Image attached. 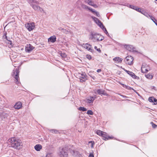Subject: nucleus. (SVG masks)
<instances>
[{
  "mask_svg": "<svg viewBox=\"0 0 157 157\" xmlns=\"http://www.w3.org/2000/svg\"><path fill=\"white\" fill-rule=\"evenodd\" d=\"M9 140L11 143V147L13 148L17 149H20L22 148V144L20 140L15 137H13L9 139Z\"/></svg>",
  "mask_w": 157,
  "mask_h": 157,
  "instance_id": "nucleus-1",
  "label": "nucleus"
},
{
  "mask_svg": "<svg viewBox=\"0 0 157 157\" xmlns=\"http://www.w3.org/2000/svg\"><path fill=\"white\" fill-rule=\"evenodd\" d=\"M58 153L60 157H68V150L66 147H60Z\"/></svg>",
  "mask_w": 157,
  "mask_h": 157,
  "instance_id": "nucleus-2",
  "label": "nucleus"
},
{
  "mask_svg": "<svg viewBox=\"0 0 157 157\" xmlns=\"http://www.w3.org/2000/svg\"><path fill=\"white\" fill-rule=\"evenodd\" d=\"M90 38L91 39H94L96 40L97 41H100L104 39V36H101L99 34L94 33H91Z\"/></svg>",
  "mask_w": 157,
  "mask_h": 157,
  "instance_id": "nucleus-3",
  "label": "nucleus"
},
{
  "mask_svg": "<svg viewBox=\"0 0 157 157\" xmlns=\"http://www.w3.org/2000/svg\"><path fill=\"white\" fill-rule=\"evenodd\" d=\"M19 70L16 69L15 70H13V74L12 76L14 77V78L16 80V83L18 84L19 83Z\"/></svg>",
  "mask_w": 157,
  "mask_h": 157,
  "instance_id": "nucleus-4",
  "label": "nucleus"
},
{
  "mask_svg": "<svg viewBox=\"0 0 157 157\" xmlns=\"http://www.w3.org/2000/svg\"><path fill=\"white\" fill-rule=\"evenodd\" d=\"M133 58L131 56H127L124 61L126 64L131 65L133 64Z\"/></svg>",
  "mask_w": 157,
  "mask_h": 157,
  "instance_id": "nucleus-5",
  "label": "nucleus"
},
{
  "mask_svg": "<svg viewBox=\"0 0 157 157\" xmlns=\"http://www.w3.org/2000/svg\"><path fill=\"white\" fill-rule=\"evenodd\" d=\"M69 150L73 156L75 157H82V155L77 150L71 149H70Z\"/></svg>",
  "mask_w": 157,
  "mask_h": 157,
  "instance_id": "nucleus-6",
  "label": "nucleus"
},
{
  "mask_svg": "<svg viewBox=\"0 0 157 157\" xmlns=\"http://www.w3.org/2000/svg\"><path fill=\"white\" fill-rule=\"evenodd\" d=\"M25 27L29 31H30L34 29V23H27L25 24Z\"/></svg>",
  "mask_w": 157,
  "mask_h": 157,
  "instance_id": "nucleus-7",
  "label": "nucleus"
},
{
  "mask_svg": "<svg viewBox=\"0 0 157 157\" xmlns=\"http://www.w3.org/2000/svg\"><path fill=\"white\" fill-rule=\"evenodd\" d=\"M35 48L33 47L31 44H29L27 45L25 47V51L26 52L28 53L30 52L32 50H33Z\"/></svg>",
  "mask_w": 157,
  "mask_h": 157,
  "instance_id": "nucleus-8",
  "label": "nucleus"
},
{
  "mask_svg": "<svg viewBox=\"0 0 157 157\" xmlns=\"http://www.w3.org/2000/svg\"><path fill=\"white\" fill-rule=\"evenodd\" d=\"M87 77L85 72H82L80 76V82H85L87 79Z\"/></svg>",
  "mask_w": 157,
  "mask_h": 157,
  "instance_id": "nucleus-9",
  "label": "nucleus"
},
{
  "mask_svg": "<svg viewBox=\"0 0 157 157\" xmlns=\"http://www.w3.org/2000/svg\"><path fill=\"white\" fill-rule=\"evenodd\" d=\"M124 47L126 49L128 50L129 51L135 52H137L135 50V48L132 45H125L124 46Z\"/></svg>",
  "mask_w": 157,
  "mask_h": 157,
  "instance_id": "nucleus-10",
  "label": "nucleus"
},
{
  "mask_svg": "<svg viewBox=\"0 0 157 157\" xmlns=\"http://www.w3.org/2000/svg\"><path fill=\"white\" fill-rule=\"evenodd\" d=\"M127 73L132 78L137 79H139L140 78L138 76H137L132 71H127Z\"/></svg>",
  "mask_w": 157,
  "mask_h": 157,
  "instance_id": "nucleus-11",
  "label": "nucleus"
},
{
  "mask_svg": "<svg viewBox=\"0 0 157 157\" xmlns=\"http://www.w3.org/2000/svg\"><path fill=\"white\" fill-rule=\"evenodd\" d=\"M105 90H103L101 89H98L97 90L96 92H95L94 93L95 94L97 93L98 94L101 95L102 94L104 95L108 96V94L106 93L105 92Z\"/></svg>",
  "mask_w": 157,
  "mask_h": 157,
  "instance_id": "nucleus-12",
  "label": "nucleus"
},
{
  "mask_svg": "<svg viewBox=\"0 0 157 157\" xmlns=\"http://www.w3.org/2000/svg\"><path fill=\"white\" fill-rule=\"evenodd\" d=\"M92 18L95 22L99 27H101V26L103 24L101 21L98 18L94 17H92Z\"/></svg>",
  "mask_w": 157,
  "mask_h": 157,
  "instance_id": "nucleus-13",
  "label": "nucleus"
},
{
  "mask_svg": "<svg viewBox=\"0 0 157 157\" xmlns=\"http://www.w3.org/2000/svg\"><path fill=\"white\" fill-rule=\"evenodd\" d=\"M101 136L103 137V140H108L109 139H111L113 138V137L108 136L107 133L104 132L103 133Z\"/></svg>",
  "mask_w": 157,
  "mask_h": 157,
  "instance_id": "nucleus-14",
  "label": "nucleus"
},
{
  "mask_svg": "<svg viewBox=\"0 0 157 157\" xmlns=\"http://www.w3.org/2000/svg\"><path fill=\"white\" fill-rule=\"evenodd\" d=\"M83 47L88 50L90 51L91 52H92L93 50L92 49L91 45L88 44H83Z\"/></svg>",
  "mask_w": 157,
  "mask_h": 157,
  "instance_id": "nucleus-15",
  "label": "nucleus"
},
{
  "mask_svg": "<svg viewBox=\"0 0 157 157\" xmlns=\"http://www.w3.org/2000/svg\"><path fill=\"white\" fill-rule=\"evenodd\" d=\"M56 37L55 35L51 36L48 39V41L52 43L55 42L56 41Z\"/></svg>",
  "mask_w": 157,
  "mask_h": 157,
  "instance_id": "nucleus-16",
  "label": "nucleus"
},
{
  "mask_svg": "<svg viewBox=\"0 0 157 157\" xmlns=\"http://www.w3.org/2000/svg\"><path fill=\"white\" fill-rule=\"evenodd\" d=\"M95 99V98H94V97L90 96V97L89 99H86V102L87 103H93Z\"/></svg>",
  "mask_w": 157,
  "mask_h": 157,
  "instance_id": "nucleus-17",
  "label": "nucleus"
},
{
  "mask_svg": "<svg viewBox=\"0 0 157 157\" xmlns=\"http://www.w3.org/2000/svg\"><path fill=\"white\" fill-rule=\"evenodd\" d=\"M37 4L36 3H31L30 6L33 7L34 10L35 11H38L39 6L36 5Z\"/></svg>",
  "mask_w": 157,
  "mask_h": 157,
  "instance_id": "nucleus-18",
  "label": "nucleus"
},
{
  "mask_svg": "<svg viewBox=\"0 0 157 157\" xmlns=\"http://www.w3.org/2000/svg\"><path fill=\"white\" fill-rule=\"evenodd\" d=\"M21 106V103L20 102H17L14 106V108L16 109H20Z\"/></svg>",
  "mask_w": 157,
  "mask_h": 157,
  "instance_id": "nucleus-19",
  "label": "nucleus"
},
{
  "mask_svg": "<svg viewBox=\"0 0 157 157\" xmlns=\"http://www.w3.org/2000/svg\"><path fill=\"white\" fill-rule=\"evenodd\" d=\"M122 60L123 59L122 58H120L119 57H116L113 59V61L117 62L118 63H121L122 62Z\"/></svg>",
  "mask_w": 157,
  "mask_h": 157,
  "instance_id": "nucleus-20",
  "label": "nucleus"
},
{
  "mask_svg": "<svg viewBox=\"0 0 157 157\" xmlns=\"http://www.w3.org/2000/svg\"><path fill=\"white\" fill-rule=\"evenodd\" d=\"M59 56H60L63 59H65L67 57V55L65 53H62L61 51H59L58 52Z\"/></svg>",
  "mask_w": 157,
  "mask_h": 157,
  "instance_id": "nucleus-21",
  "label": "nucleus"
},
{
  "mask_svg": "<svg viewBox=\"0 0 157 157\" xmlns=\"http://www.w3.org/2000/svg\"><path fill=\"white\" fill-rule=\"evenodd\" d=\"M34 148L36 151H39L42 149V146L39 144H36Z\"/></svg>",
  "mask_w": 157,
  "mask_h": 157,
  "instance_id": "nucleus-22",
  "label": "nucleus"
},
{
  "mask_svg": "<svg viewBox=\"0 0 157 157\" xmlns=\"http://www.w3.org/2000/svg\"><path fill=\"white\" fill-rule=\"evenodd\" d=\"M100 27L102 29V30L104 31V33L106 34V35H109L106 28L105 27L103 24L101 26V27Z\"/></svg>",
  "mask_w": 157,
  "mask_h": 157,
  "instance_id": "nucleus-23",
  "label": "nucleus"
},
{
  "mask_svg": "<svg viewBox=\"0 0 157 157\" xmlns=\"http://www.w3.org/2000/svg\"><path fill=\"white\" fill-rule=\"evenodd\" d=\"M78 109V110H80V111H82L83 112H85V111H86L87 110V109L84 107H80Z\"/></svg>",
  "mask_w": 157,
  "mask_h": 157,
  "instance_id": "nucleus-24",
  "label": "nucleus"
},
{
  "mask_svg": "<svg viewBox=\"0 0 157 157\" xmlns=\"http://www.w3.org/2000/svg\"><path fill=\"white\" fill-rule=\"evenodd\" d=\"M28 1L29 3L31 4V3H36L37 4H39V2L37 1H34V0H28Z\"/></svg>",
  "mask_w": 157,
  "mask_h": 157,
  "instance_id": "nucleus-25",
  "label": "nucleus"
},
{
  "mask_svg": "<svg viewBox=\"0 0 157 157\" xmlns=\"http://www.w3.org/2000/svg\"><path fill=\"white\" fill-rule=\"evenodd\" d=\"M145 76L146 78L149 79H152L153 77V76L152 75L150 74L145 75Z\"/></svg>",
  "mask_w": 157,
  "mask_h": 157,
  "instance_id": "nucleus-26",
  "label": "nucleus"
},
{
  "mask_svg": "<svg viewBox=\"0 0 157 157\" xmlns=\"http://www.w3.org/2000/svg\"><path fill=\"white\" fill-rule=\"evenodd\" d=\"M150 18L156 25V24H157V20L152 16H151Z\"/></svg>",
  "mask_w": 157,
  "mask_h": 157,
  "instance_id": "nucleus-27",
  "label": "nucleus"
},
{
  "mask_svg": "<svg viewBox=\"0 0 157 157\" xmlns=\"http://www.w3.org/2000/svg\"><path fill=\"white\" fill-rule=\"evenodd\" d=\"M104 133L103 132H102L100 130H98L97 131L96 133L99 136H101L103 133Z\"/></svg>",
  "mask_w": 157,
  "mask_h": 157,
  "instance_id": "nucleus-28",
  "label": "nucleus"
},
{
  "mask_svg": "<svg viewBox=\"0 0 157 157\" xmlns=\"http://www.w3.org/2000/svg\"><path fill=\"white\" fill-rule=\"evenodd\" d=\"M127 6L128 7H129V8H130L131 9H132L133 10H135L136 8V6H134L132 5H129V4H128Z\"/></svg>",
  "mask_w": 157,
  "mask_h": 157,
  "instance_id": "nucleus-29",
  "label": "nucleus"
},
{
  "mask_svg": "<svg viewBox=\"0 0 157 157\" xmlns=\"http://www.w3.org/2000/svg\"><path fill=\"white\" fill-rule=\"evenodd\" d=\"M81 7L83 9L86 10L88 9L89 10V8H90V7H88L84 4H82L81 5Z\"/></svg>",
  "mask_w": 157,
  "mask_h": 157,
  "instance_id": "nucleus-30",
  "label": "nucleus"
},
{
  "mask_svg": "<svg viewBox=\"0 0 157 157\" xmlns=\"http://www.w3.org/2000/svg\"><path fill=\"white\" fill-rule=\"evenodd\" d=\"M2 116L3 118H6L8 116V114L7 113H3L2 114Z\"/></svg>",
  "mask_w": 157,
  "mask_h": 157,
  "instance_id": "nucleus-31",
  "label": "nucleus"
},
{
  "mask_svg": "<svg viewBox=\"0 0 157 157\" xmlns=\"http://www.w3.org/2000/svg\"><path fill=\"white\" fill-rule=\"evenodd\" d=\"M88 115H93L94 114L93 112L91 110H88L86 113Z\"/></svg>",
  "mask_w": 157,
  "mask_h": 157,
  "instance_id": "nucleus-32",
  "label": "nucleus"
},
{
  "mask_svg": "<svg viewBox=\"0 0 157 157\" xmlns=\"http://www.w3.org/2000/svg\"><path fill=\"white\" fill-rule=\"evenodd\" d=\"M142 13L145 16H146V17H150L151 16L150 15H149V14H148L146 12H144L143 13Z\"/></svg>",
  "mask_w": 157,
  "mask_h": 157,
  "instance_id": "nucleus-33",
  "label": "nucleus"
},
{
  "mask_svg": "<svg viewBox=\"0 0 157 157\" xmlns=\"http://www.w3.org/2000/svg\"><path fill=\"white\" fill-rule=\"evenodd\" d=\"M46 157H54L53 156L52 154L51 153H48L46 155Z\"/></svg>",
  "mask_w": 157,
  "mask_h": 157,
  "instance_id": "nucleus-34",
  "label": "nucleus"
},
{
  "mask_svg": "<svg viewBox=\"0 0 157 157\" xmlns=\"http://www.w3.org/2000/svg\"><path fill=\"white\" fill-rule=\"evenodd\" d=\"M135 10L141 13H142V12L141 11V9L138 8L137 6H136V8Z\"/></svg>",
  "mask_w": 157,
  "mask_h": 157,
  "instance_id": "nucleus-35",
  "label": "nucleus"
},
{
  "mask_svg": "<svg viewBox=\"0 0 157 157\" xmlns=\"http://www.w3.org/2000/svg\"><path fill=\"white\" fill-rule=\"evenodd\" d=\"M51 132L52 133H54L56 134L58 132V131L55 129H52L51 130Z\"/></svg>",
  "mask_w": 157,
  "mask_h": 157,
  "instance_id": "nucleus-36",
  "label": "nucleus"
},
{
  "mask_svg": "<svg viewBox=\"0 0 157 157\" xmlns=\"http://www.w3.org/2000/svg\"><path fill=\"white\" fill-rule=\"evenodd\" d=\"M153 102L154 103V105H155L157 104V99L156 98H155L154 97H153Z\"/></svg>",
  "mask_w": 157,
  "mask_h": 157,
  "instance_id": "nucleus-37",
  "label": "nucleus"
},
{
  "mask_svg": "<svg viewBox=\"0 0 157 157\" xmlns=\"http://www.w3.org/2000/svg\"><path fill=\"white\" fill-rule=\"evenodd\" d=\"M126 89H128V90H133L135 92H136V91L135 90H134V89H133V88H132L128 86H127Z\"/></svg>",
  "mask_w": 157,
  "mask_h": 157,
  "instance_id": "nucleus-38",
  "label": "nucleus"
},
{
  "mask_svg": "<svg viewBox=\"0 0 157 157\" xmlns=\"http://www.w3.org/2000/svg\"><path fill=\"white\" fill-rule=\"evenodd\" d=\"M151 124L152 125V127L154 128H155L157 127V125L154 124L152 122H151Z\"/></svg>",
  "mask_w": 157,
  "mask_h": 157,
  "instance_id": "nucleus-39",
  "label": "nucleus"
},
{
  "mask_svg": "<svg viewBox=\"0 0 157 157\" xmlns=\"http://www.w3.org/2000/svg\"><path fill=\"white\" fill-rule=\"evenodd\" d=\"M153 97H151L149 98L148 100L149 102H153Z\"/></svg>",
  "mask_w": 157,
  "mask_h": 157,
  "instance_id": "nucleus-40",
  "label": "nucleus"
},
{
  "mask_svg": "<svg viewBox=\"0 0 157 157\" xmlns=\"http://www.w3.org/2000/svg\"><path fill=\"white\" fill-rule=\"evenodd\" d=\"M89 10L90 11H91V12L93 13L94 14L96 12H97L96 11H95L93 9L91 8H89Z\"/></svg>",
  "mask_w": 157,
  "mask_h": 157,
  "instance_id": "nucleus-41",
  "label": "nucleus"
},
{
  "mask_svg": "<svg viewBox=\"0 0 157 157\" xmlns=\"http://www.w3.org/2000/svg\"><path fill=\"white\" fill-rule=\"evenodd\" d=\"M89 143H91V148H92L93 147L94 145V142L93 141H89Z\"/></svg>",
  "mask_w": 157,
  "mask_h": 157,
  "instance_id": "nucleus-42",
  "label": "nucleus"
},
{
  "mask_svg": "<svg viewBox=\"0 0 157 157\" xmlns=\"http://www.w3.org/2000/svg\"><path fill=\"white\" fill-rule=\"evenodd\" d=\"M86 57L89 60H90L91 59V56L89 55H86Z\"/></svg>",
  "mask_w": 157,
  "mask_h": 157,
  "instance_id": "nucleus-43",
  "label": "nucleus"
},
{
  "mask_svg": "<svg viewBox=\"0 0 157 157\" xmlns=\"http://www.w3.org/2000/svg\"><path fill=\"white\" fill-rule=\"evenodd\" d=\"M62 32L66 34H67V33L68 32V30L64 29H63V31Z\"/></svg>",
  "mask_w": 157,
  "mask_h": 157,
  "instance_id": "nucleus-44",
  "label": "nucleus"
},
{
  "mask_svg": "<svg viewBox=\"0 0 157 157\" xmlns=\"http://www.w3.org/2000/svg\"><path fill=\"white\" fill-rule=\"evenodd\" d=\"M94 48H95V49L96 50L99 52H101V51L100 49L99 48V49L98 48H97V46H95V47H94Z\"/></svg>",
  "mask_w": 157,
  "mask_h": 157,
  "instance_id": "nucleus-45",
  "label": "nucleus"
},
{
  "mask_svg": "<svg viewBox=\"0 0 157 157\" xmlns=\"http://www.w3.org/2000/svg\"><path fill=\"white\" fill-rule=\"evenodd\" d=\"M8 44H10L11 46H13V44L12 43V42L10 40H8Z\"/></svg>",
  "mask_w": 157,
  "mask_h": 157,
  "instance_id": "nucleus-46",
  "label": "nucleus"
},
{
  "mask_svg": "<svg viewBox=\"0 0 157 157\" xmlns=\"http://www.w3.org/2000/svg\"><path fill=\"white\" fill-rule=\"evenodd\" d=\"M38 10L40 12H42V11H44V10L41 7H39V9H38Z\"/></svg>",
  "mask_w": 157,
  "mask_h": 157,
  "instance_id": "nucleus-47",
  "label": "nucleus"
},
{
  "mask_svg": "<svg viewBox=\"0 0 157 157\" xmlns=\"http://www.w3.org/2000/svg\"><path fill=\"white\" fill-rule=\"evenodd\" d=\"M88 3L90 5H91L92 6H94V7H97V6L96 5V4H90V2H88Z\"/></svg>",
  "mask_w": 157,
  "mask_h": 157,
  "instance_id": "nucleus-48",
  "label": "nucleus"
},
{
  "mask_svg": "<svg viewBox=\"0 0 157 157\" xmlns=\"http://www.w3.org/2000/svg\"><path fill=\"white\" fill-rule=\"evenodd\" d=\"M89 156V157H94V154L92 153H90Z\"/></svg>",
  "mask_w": 157,
  "mask_h": 157,
  "instance_id": "nucleus-49",
  "label": "nucleus"
},
{
  "mask_svg": "<svg viewBox=\"0 0 157 157\" xmlns=\"http://www.w3.org/2000/svg\"><path fill=\"white\" fill-rule=\"evenodd\" d=\"M121 85L123 86V87L125 88H126V87L127 86L124 85L123 84H121Z\"/></svg>",
  "mask_w": 157,
  "mask_h": 157,
  "instance_id": "nucleus-50",
  "label": "nucleus"
},
{
  "mask_svg": "<svg viewBox=\"0 0 157 157\" xmlns=\"http://www.w3.org/2000/svg\"><path fill=\"white\" fill-rule=\"evenodd\" d=\"M95 14L97 16H98V17L100 16V14H99L98 12H96L95 13Z\"/></svg>",
  "mask_w": 157,
  "mask_h": 157,
  "instance_id": "nucleus-51",
  "label": "nucleus"
},
{
  "mask_svg": "<svg viewBox=\"0 0 157 157\" xmlns=\"http://www.w3.org/2000/svg\"><path fill=\"white\" fill-rule=\"evenodd\" d=\"M101 69H98L97 71V72L99 73L101 71Z\"/></svg>",
  "mask_w": 157,
  "mask_h": 157,
  "instance_id": "nucleus-52",
  "label": "nucleus"
},
{
  "mask_svg": "<svg viewBox=\"0 0 157 157\" xmlns=\"http://www.w3.org/2000/svg\"><path fill=\"white\" fill-rule=\"evenodd\" d=\"M121 68L123 70H124V71H125L126 73H127V71H128V70H126L124 68H122V67H121Z\"/></svg>",
  "mask_w": 157,
  "mask_h": 157,
  "instance_id": "nucleus-53",
  "label": "nucleus"
},
{
  "mask_svg": "<svg viewBox=\"0 0 157 157\" xmlns=\"http://www.w3.org/2000/svg\"><path fill=\"white\" fill-rule=\"evenodd\" d=\"M63 28H59V30L60 31H63Z\"/></svg>",
  "mask_w": 157,
  "mask_h": 157,
  "instance_id": "nucleus-54",
  "label": "nucleus"
},
{
  "mask_svg": "<svg viewBox=\"0 0 157 157\" xmlns=\"http://www.w3.org/2000/svg\"><path fill=\"white\" fill-rule=\"evenodd\" d=\"M5 36V38L7 40H8V38H7V36Z\"/></svg>",
  "mask_w": 157,
  "mask_h": 157,
  "instance_id": "nucleus-55",
  "label": "nucleus"
},
{
  "mask_svg": "<svg viewBox=\"0 0 157 157\" xmlns=\"http://www.w3.org/2000/svg\"><path fill=\"white\" fill-rule=\"evenodd\" d=\"M6 35H7V33L6 32H5L4 34V37L6 36Z\"/></svg>",
  "mask_w": 157,
  "mask_h": 157,
  "instance_id": "nucleus-56",
  "label": "nucleus"
},
{
  "mask_svg": "<svg viewBox=\"0 0 157 157\" xmlns=\"http://www.w3.org/2000/svg\"><path fill=\"white\" fill-rule=\"evenodd\" d=\"M91 77L93 79H95V78L94 76H93V77Z\"/></svg>",
  "mask_w": 157,
  "mask_h": 157,
  "instance_id": "nucleus-57",
  "label": "nucleus"
},
{
  "mask_svg": "<svg viewBox=\"0 0 157 157\" xmlns=\"http://www.w3.org/2000/svg\"><path fill=\"white\" fill-rule=\"evenodd\" d=\"M89 2H90V4H92V2H91V1H89Z\"/></svg>",
  "mask_w": 157,
  "mask_h": 157,
  "instance_id": "nucleus-58",
  "label": "nucleus"
},
{
  "mask_svg": "<svg viewBox=\"0 0 157 157\" xmlns=\"http://www.w3.org/2000/svg\"><path fill=\"white\" fill-rule=\"evenodd\" d=\"M146 72H147L148 71V70H147V69H145Z\"/></svg>",
  "mask_w": 157,
  "mask_h": 157,
  "instance_id": "nucleus-59",
  "label": "nucleus"
},
{
  "mask_svg": "<svg viewBox=\"0 0 157 157\" xmlns=\"http://www.w3.org/2000/svg\"><path fill=\"white\" fill-rule=\"evenodd\" d=\"M141 71H142V73H144L145 72L143 71V70L142 69L141 70Z\"/></svg>",
  "mask_w": 157,
  "mask_h": 157,
  "instance_id": "nucleus-60",
  "label": "nucleus"
},
{
  "mask_svg": "<svg viewBox=\"0 0 157 157\" xmlns=\"http://www.w3.org/2000/svg\"><path fill=\"white\" fill-rule=\"evenodd\" d=\"M94 98H95V99L96 98V96H95V97H94Z\"/></svg>",
  "mask_w": 157,
  "mask_h": 157,
  "instance_id": "nucleus-61",
  "label": "nucleus"
},
{
  "mask_svg": "<svg viewBox=\"0 0 157 157\" xmlns=\"http://www.w3.org/2000/svg\"><path fill=\"white\" fill-rule=\"evenodd\" d=\"M155 0L157 2V0Z\"/></svg>",
  "mask_w": 157,
  "mask_h": 157,
  "instance_id": "nucleus-62",
  "label": "nucleus"
},
{
  "mask_svg": "<svg viewBox=\"0 0 157 157\" xmlns=\"http://www.w3.org/2000/svg\"><path fill=\"white\" fill-rule=\"evenodd\" d=\"M156 25L157 26V24H156Z\"/></svg>",
  "mask_w": 157,
  "mask_h": 157,
  "instance_id": "nucleus-63",
  "label": "nucleus"
}]
</instances>
